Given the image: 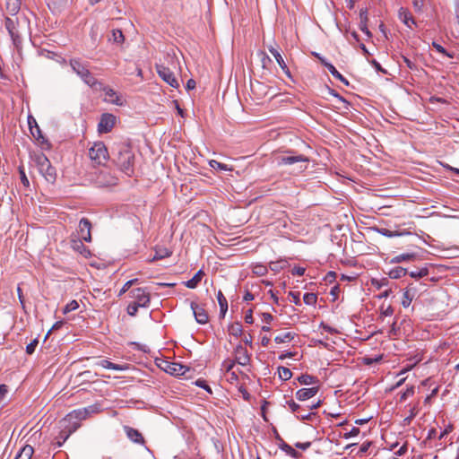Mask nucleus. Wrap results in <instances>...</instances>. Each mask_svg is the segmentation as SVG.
I'll list each match as a JSON object with an SVG mask.
<instances>
[{
	"label": "nucleus",
	"mask_w": 459,
	"mask_h": 459,
	"mask_svg": "<svg viewBox=\"0 0 459 459\" xmlns=\"http://www.w3.org/2000/svg\"><path fill=\"white\" fill-rule=\"evenodd\" d=\"M209 165L213 169H219V170H224V171H227V170H231V169H230L228 167V165L224 164V163H221V162H219L215 160H212L209 161Z\"/></svg>",
	"instance_id": "38"
},
{
	"label": "nucleus",
	"mask_w": 459,
	"mask_h": 459,
	"mask_svg": "<svg viewBox=\"0 0 459 459\" xmlns=\"http://www.w3.org/2000/svg\"><path fill=\"white\" fill-rule=\"evenodd\" d=\"M398 17L401 22H403L407 27L411 29L412 28V25H416V22L414 21L411 13L403 7L399 9Z\"/></svg>",
	"instance_id": "20"
},
{
	"label": "nucleus",
	"mask_w": 459,
	"mask_h": 459,
	"mask_svg": "<svg viewBox=\"0 0 459 459\" xmlns=\"http://www.w3.org/2000/svg\"><path fill=\"white\" fill-rule=\"evenodd\" d=\"M204 275V271L199 270L190 280L185 282V285L189 289H195L202 281Z\"/></svg>",
	"instance_id": "23"
},
{
	"label": "nucleus",
	"mask_w": 459,
	"mask_h": 459,
	"mask_svg": "<svg viewBox=\"0 0 459 459\" xmlns=\"http://www.w3.org/2000/svg\"><path fill=\"white\" fill-rule=\"evenodd\" d=\"M303 300L307 305L315 306L316 304L317 297L315 293H306Z\"/></svg>",
	"instance_id": "40"
},
{
	"label": "nucleus",
	"mask_w": 459,
	"mask_h": 459,
	"mask_svg": "<svg viewBox=\"0 0 459 459\" xmlns=\"http://www.w3.org/2000/svg\"><path fill=\"white\" fill-rule=\"evenodd\" d=\"M78 423H73L71 426H65L55 438L56 441L53 443L55 447H60L68 439V437L79 428Z\"/></svg>",
	"instance_id": "10"
},
{
	"label": "nucleus",
	"mask_w": 459,
	"mask_h": 459,
	"mask_svg": "<svg viewBox=\"0 0 459 459\" xmlns=\"http://www.w3.org/2000/svg\"><path fill=\"white\" fill-rule=\"evenodd\" d=\"M217 299L220 305V316L221 317H224L228 310V301L224 297L223 293L221 292V290L218 291Z\"/></svg>",
	"instance_id": "26"
},
{
	"label": "nucleus",
	"mask_w": 459,
	"mask_h": 459,
	"mask_svg": "<svg viewBox=\"0 0 459 459\" xmlns=\"http://www.w3.org/2000/svg\"><path fill=\"white\" fill-rule=\"evenodd\" d=\"M113 162L127 176L134 173V154L129 145L118 144L113 152Z\"/></svg>",
	"instance_id": "1"
},
{
	"label": "nucleus",
	"mask_w": 459,
	"mask_h": 459,
	"mask_svg": "<svg viewBox=\"0 0 459 459\" xmlns=\"http://www.w3.org/2000/svg\"><path fill=\"white\" fill-rule=\"evenodd\" d=\"M190 307L198 324L204 325L208 322L209 316L204 308L201 307L195 302H191Z\"/></svg>",
	"instance_id": "15"
},
{
	"label": "nucleus",
	"mask_w": 459,
	"mask_h": 459,
	"mask_svg": "<svg viewBox=\"0 0 459 459\" xmlns=\"http://www.w3.org/2000/svg\"><path fill=\"white\" fill-rule=\"evenodd\" d=\"M170 255V253L167 250V249H164L163 252H156V255H154L153 257V260H156V259H161V258H164V257H168Z\"/></svg>",
	"instance_id": "57"
},
{
	"label": "nucleus",
	"mask_w": 459,
	"mask_h": 459,
	"mask_svg": "<svg viewBox=\"0 0 459 459\" xmlns=\"http://www.w3.org/2000/svg\"><path fill=\"white\" fill-rule=\"evenodd\" d=\"M423 4H424L423 0H414L413 1V7L417 12L421 11Z\"/></svg>",
	"instance_id": "61"
},
{
	"label": "nucleus",
	"mask_w": 459,
	"mask_h": 459,
	"mask_svg": "<svg viewBox=\"0 0 459 459\" xmlns=\"http://www.w3.org/2000/svg\"><path fill=\"white\" fill-rule=\"evenodd\" d=\"M288 265V262L286 260H280L276 262H271L270 268L272 271L275 273H279L282 269H284Z\"/></svg>",
	"instance_id": "33"
},
{
	"label": "nucleus",
	"mask_w": 459,
	"mask_h": 459,
	"mask_svg": "<svg viewBox=\"0 0 459 459\" xmlns=\"http://www.w3.org/2000/svg\"><path fill=\"white\" fill-rule=\"evenodd\" d=\"M273 319V316L270 314V313H263V320L267 323V324H270Z\"/></svg>",
	"instance_id": "64"
},
{
	"label": "nucleus",
	"mask_w": 459,
	"mask_h": 459,
	"mask_svg": "<svg viewBox=\"0 0 459 459\" xmlns=\"http://www.w3.org/2000/svg\"><path fill=\"white\" fill-rule=\"evenodd\" d=\"M310 446H311V442H305V443L297 442L295 444V447L304 450V451L308 449Z\"/></svg>",
	"instance_id": "59"
},
{
	"label": "nucleus",
	"mask_w": 459,
	"mask_h": 459,
	"mask_svg": "<svg viewBox=\"0 0 459 459\" xmlns=\"http://www.w3.org/2000/svg\"><path fill=\"white\" fill-rule=\"evenodd\" d=\"M314 415L313 412H307V413H301L299 411V413H298V418L302 420H310L312 418V416Z\"/></svg>",
	"instance_id": "62"
},
{
	"label": "nucleus",
	"mask_w": 459,
	"mask_h": 459,
	"mask_svg": "<svg viewBox=\"0 0 459 459\" xmlns=\"http://www.w3.org/2000/svg\"><path fill=\"white\" fill-rule=\"evenodd\" d=\"M18 22L16 20L6 17L4 21V27L7 30L13 45L19 48L22 44V39L17 29Z\"/></svg>",
	"instance_id": "7"
},
{
	"label": "nucleus",
	"mask_w": 459,
	"mask_h": 459,
	"mask_svg": "<svg viewBox=\"0 0 459 459\" xmlns=\"http://www.w3.org/2000/svg\"><path fill=\"white\" fill-rule=\"evenodd\" d=\"M165 367L163 369L165 372L172 376H183L189 370V368L182 364L176 362L165 361Z\"/></svg>",
	"instance_id": "13"
},
{
	"label": "nucleus",
	"mask_w": 459,
	"mask_h": 459,
	"mask_svg": "<svg viewBox=\"0 0 459 459\" xmlns=\"http://www.w3.org/2000/svg\"><path fill=\"white\" fill-rule=\"evenodd\" d=\"M293 152H287L286 154L275 155L274 161L278 166L297 164L296 172L301 173L307 168L309 159L303 154H293Z\"/></svg>",
	"instance_id": "2"
},
{
	"label": "nucleus",
	"mask_w": 459,
	"mask_h": 459,
	"mask_svg": "<svg viewBox=\"0 0 459 459\" xmlns=\"http://www.w3.org/2000/svg\"><path fill=\"white\" fill-rule=\"evenodd\" d=\"M196 385L201 387V388H204V390H206L208 393L212 394V389L211 387L207 385L206 381L205 380H203V379H198L196 382H195Z\"/></svg>",
	"instance_id": "50"
},
{
	"label": "nucleus",
	"mask_w": 459,
	"mask_h": 459,
	"mask_svg": "<svg viewBox=\"0 0 459 459\" xmlns=\"http://www.w3.org/2000/svg\"><path fill=\"white\" fill-rule=\"evenodd\" d=\"M236 363L237 362L235 361V359H226L223 361L222 366L225 368L226 372H230L234 368Z\"/></svg>",
	"instance_id": "47"
},
{
	"label": "nucleus",
	"mask_w": 459,
	"mask_h": 459,
	"mask_svg": "<svg viewBox=\"0 0 459 459\" xmlns=\"http://www.w3.org/2000/svg\"><path fill=\"white\" fill-rule=\"evenodd\" d=\"M313 55L320 61V63L325 67V64H330L325 57L320 54L314 52Z\"/></svg>",
	"instance_id": "63"
},
{
	"label": "nucleus",
	"mask_w": 459,
	"mask_h": 459,
	"mask_svg": "<svg viewBox=\"0 0 459 459\" xmlns=\"http://www.w3.org/2000/svg\"><path fill=\"white\" fill-rule=\"evenodd\" d=\"M99 86H100V90H102L105 92V95H106L105 100L106 101L115 104V105H117V106H123L124 101H123L121 96L118 95L116 91H114L112 88L108 87V86L102 87L101 84Z\"/></svg>",
	"instance_id": "14"
},
{
	"label": "nucleus",
	"mask_w": 459,
	"mask_h": 459,
	"mask_svg": "<svg viewBox=\"0 0 459 459\" xmlns=\"http://www.w3.org/2000/svg\"><path fill=\"white\" fill-rule=\"evenodd\" d=\"M408 273L407 269L402 267V266H395L394 268L391 269L389 272V276L392 279H399L404 275H406Z\"/></svg>",
	"instance_id": "30"
},
{
	"label": "nucleus",
	"mask_w": 459,
	"mask_h": 459,
	"mask_svg": "<svg viewBox=\"0 0 459 459\" xmlns=\"http://www.w3.org/2000/svg\"><path fill=\"white\" fill-rule=\"evenodd\" d=\"M325 67L335 79L339 80L346 86L349 85V81L343 77L332 64H325Z\"/></svg>",
	"instance_id": "29"
},
{
	"label": "nucleus",
	"mask_w": 459,
	"mask_h": 459,
	"mask_svg": "<svg viewBox=\"0 0 459 459\" xmlns=\"http://www.w3.org/2000/svg\"><path fill=\"white\" fill-rule=\"evenodd\" d=\"M432 48H434L444 57H448V58L454 57V53L447 52L441 45H439L436 42H432Z\"/></svg>",
	"instance_id": "36"
},
{
	"label": "nucleus",
	"mask_w": 459,
	"mask_h": 459,
	"mask_svg": "<svg viewBox=\"0 0 459 459\" xmlns=\"http://www.w3.org/2000/svg\"><path fill=\"white\" fill-rule=\"evenodd\" d=\"M376 230L385 236V237H387V238H394V237H401V236H404V235H409L411 234L409 231L405 230H391L389 229H386V228H377Z\"/></svg>",
	"instance_id": "21"
},
{
	"label": "nucleus",
	"mask_w": 459,
	"mask_h": 459,
	"mask_svg": "<svg viewBox=\"0 0 459 459\" xmlns=\"http://www.w3.org/2000/svg\"><path fill=\"white\" fill-rule=\"evenodd\" d=\"M289 295L291 297L292 302L295 305H299L300 304V299H299L300 293L299 292L290 291Z\"/></svg>",
	"instance_id": "54"
},
{
	"label": "nucleus",
	"mask_w": 459,
	"mask_h": 459,
	"mask_svg": "<svg viewBox=\"0 0 459 459\" xmlns=\"http://www.w3.org/2000/svg\"><path fill=\"white\" fill-rule=\"evenodd\" d=\"M68 416L71 418H75L79 420L86 419L85 411L82 409L74 410Z\"/></svg>",
	"instance_id": "42"
},
{
	"label": "nucleus",
	"mask_w": 459,
	"mask_h": 459,
	"mask_svg": "<svg viewBox=\"0 0 459 459\" xmlns=\"http://www.w3.org/2000/svg\"><path fill=\"white\" fill-rule=\"evenodd\" d=\"M319 391V386L301 388L296 392V398L299 401H306L315 396Z\"/></svg>",
	"instance_id": "18"
},
{
	"label": "nucleus",
	"mask_w": 459,
	"mask_h": 459,
	"mask_svg": "<svg viewBox=\"0 0 459 459\" xmlns=\"http://www.w3.org/2000/svg\"><path fill=\"white\" fill-rule=\"evenodd\" d=\"M266 272H267V269L264 265H255L254 267V273L257 275H260V276L264 275L266 273Z\"/></svg>",
	"instance_id": "53"
},
{
	"label": "nucleus",
	"mask_w": 459,
	"mask_h": 459,
	"mask_svg": "<svg viewBox=\"0 0 459 459\" xmlns=\"http://www.w3.org/2000/svg\"><path fill=\"white\" fill-rule=\"evenodd\" d=\"M8 393V387L6 385H0V402L4 400V396Z\"/></svg>",
	"instance_id": "60"
},
{
	"label": "nucleus",
	"mask_w": 459,
	"mask_h": 459,
	"mask_svg": "<svg viewBox=\"0 0 459 459\" xmlns=\"http://www.w3.org/2000/svg\"><path fill=\"white\" fill-rule=\"evenodd\" d=\"M156 71L160 78H162L169 85L174 88L178 87V82L173 72L164 65H156Z\"/></svg>",
	"instance_id": "8"
},
{
	"label": "nucleus",
	"mask_w": 459,
	"mask_h": 459,
	"mask_svg": "<svg viewBox=\"0 0 459 459\" xmlns=\"http://www.w3.org/2000/svg\"><path fill=\"white\" fill-rule=\"evenodd\" d=\"M98 365L104 368H107V369H113V370H117V371H122V370L126 369L125 366L113 363L107 359L100 360V362H98Z\"/></svg>",
	"instance_id": "28"
},
{
	"label": "nucleus",
	"mask_w": 459,
	"mask_h": 459,
	"mask_svg": "<svg viewBox=\"0 0 459 459\" xmlns=\"http://www.w3.org/2000/svg\"><path fill=\"white\" fill-rule=\"evenodd\" d=\"M79 307V304L76 300H71L69 303H67L65 307L63 308L62 312L64 315H66L72 311L76 310Z\"/></svg>",
	"instance_id": "37"
},
{
	"label": "nucleus",
	"mask_w": 459,
	"mask_h": 459,
	"mask_svg": "<svg viewBox=\"0 0 459 459\" xmlns=\"http://www.w3.org/2000/svg\"><path fill=\"white\" fill-rule=\"evenodd\" d=\"M33 453L34 448L26 445L19 451L14 459H31Z\"/></svg>",
	"instance_id": "24"
},
{
	"label": "nucleus",
	"mask_w": 459,
	"mask_h": 459,
	"mask_svg": "<svg viewBox=\"0 0 459 459\" xmlns=\"http://www.w3.org/2000/svg\"><path fill=\"white\" fill-rule=\"evenodd\" d=\"M109 40H112L115 43L121 44L125 40L124 34L122 30L117 29L112 30V37L109 39Z\"/></svg>",
	"instance_id": "34"
},
{
	"label": "nucleus",
	"mask_w": 459,
	"mask_h": 459,
	"mask_svg": "<svg viewBox=\"0 0 459 459\" xmlns=\"http://www.w3.org/2000/svg\"><path fill=\"white\" fill-rule=\"evenodd\" d=\"M245 322L247 324H253L254 323V318H253V310L252 309H249L247 311L246 315H245Z\"/></svg>",
	"instance_id": "56"
},
{
	"label": "nucleus",
	"mask_w": 459,
	"mask_h": 459,
	"mask_svg": "<svg viewBox=\"0 0 459 459\" xmlns=\"http://www.w3.org/2000/svg\"><path fill=\"white\" fill-rule=\"evenodd\" d=\"M234 359L238 364L241 366H247L250 362V355L247 350L241 344L237 345L235 348Z\"/></svg>",
	"instance_id": "12"
},
{
	"label": "nucleus",
	"mask_w": 459,
	"mask_h": 459,
	"mask_svg": "<svg viewBox=\"0 0 459 459\" xmlns=\"http://www.w3.org/2000/svg\"><path fill=\"white\" fill-rule=\"evenodd\" d=\"M141 307L131 302L128 306H127V308H126V311H127V314L131 316H134L137 312H138V309L140 308Z\"/></svg>",
	"instance_id": "43"
},
{
	"label": "nucleus",
	"mask_w": 459,
	"mask_h": 459,
	"mask_svg": "<svg viewBox=\"0 0 459 459\" xmlns=\"http://www.w3.org/2000/svg\"><path fill=\"white\" fill-rule=\"evenodd\" d=\"M129 296L134 299L133 303L141 307H147L150 305V292L145 288L134 289L129 292Z\"/></svg>",
	"instance_id": "6"
},
{
	"label": "nucleus",
	"mask_w": 459,
	"mask_h": 459,
	"mask_svg": "<svg viewBox=\"0 0 459 459\" xmlns=\"http://www.w3.org/2000/svg\"><path fill=\"white\" fill-rule=\"evenodd\" d=\"M268 50L273 56V57L275 58L276 62L278 63L281 70L284 72V74L287 76L290 77V69L288 68L280 52L273 46L268 47Z\"/></svg>",
	"instance_id": "19"
},
{
	"label": "nucleus",
	"mask_w": 459,
	"mask_h": 459,
	"mask_svg": "<svg viewBox=\"0 0 459 459\" xmlns=\"http://www.w3.org/2000/svg\"><path fill=\"white\" fill-rule=\"evenodd\" d=\"M413 257V255L411 254H402L399 255H396L391 259L392 264H398L403 261H409Z\"/></svg>",
	"instance_id": "41"
},
{
	"label": "nucleus",
	"mask_w": 459,
	"mask_h": 459,
	"mask_svg": "<svg viewBox=\"0 0 459 459\" xmlns=\"http://www.w3.org/2000/svg\"><path fill=\"white\" fill-rule=\"evenodd\" d=\"M278 373H279V377L283 381H287V380L290 379L292 377V372L290 371V368H288L286 367H281V366L279 367Z\"/></svg>",
	"instance_id": "32"
},
{
	"label": "nucleus",
	"mask_w": 459,
	"mask_h": 459,
	"mask_svg": "<svg viewBox=\"0 0 459 459\" xmlns=\"http://www.w3.org/2000/svg\"><path fill=\"white\" fill-rule=\"evenodd\" d=\"M229 333L236 337L240 336L243 333L242 325L239 322H235L229 326Z\"/></svg>",
	"instance_id": "31"
},
{
	"label": "nucleus",
	"mask_w": 459,
	"mask_h": 459,
	"mask_svg": "<svg viewBox=\"0 0 459 459\" xmlns=\"http://www.w3.org/2000/svg\"><path fill=\"white\" fill-rule=\"evenodd\" d=\"M407 273H409L411 278H421V277L427 276L429 274V270L427 267H424L421 269H416V270L408 272Z\"/></svg>",
	"instance_id": "35"
},
{
	"label": "nucleus",
	"mask_w": 459,
	"mask_h": 459,
	"mask_svg": "<svg viewBox=\"0 0 459 459\" xmlns=\"http://www.w3.org/2000/svg\"><path fill=\"white\" fill-rule=\"evenodd\" d=\"M34 131L36 133V135H32L36 141L38 142V143L43 148V149H50L51 147V144L49 143L48 140L46 139L43 134H42V132L39 128V126H38L37 123H35L34 125Z\"/></svg>",
	"instance_id": "22"
},
{
	"label": "nucleus",
	"mask_w": 459,
	"mask_h": 459,
	"mask_svg": "<svg viewBox=\"0 0 459 459\" xmlns=\"http://www.w3.org/2000/svg\"><path fill=\"white\" fill-rule=\"evenodd\" d=\"M359 433V429L357 427H353L349 432L344 434V438L348 439L352 437L358 436Z\"/></svg>",
	"instance_id": "49"
},
{
	"label": "nucleus",
	"mask_w": 459,
	"mask_h": 459,
	"mask_svg": "<svg viewBox=\"0 0 459 459\" xmlns=\"http://www.w3.org/2000/svg\"><path fill=\"white\" fill-rule=\"evenodd\" d=\"M124 430L126 434V437L132 442L138 444V445L145 444L144 437H143L142 433L139 430H137L132 427H129V426H124Z\"/></svg>",
	"instance_id": "17"
},
{
	"label": "nucleus",
	"mask_w": 459,
	"mask_h": 459,
	"mask_svg": "<svg viewBox=\"0 0 459 459\" xmlns=\"http://www.w3.org/2000/svg\"><path fill=\"white\" fill-rule=\"evenodd\" d=\"M70 65L74 73L78 76L81 77V79L89 86L91 88H94L95 90H98V85H100V82H98V80L91 74V73L89 71L88 66L82 63L80 59L74 58L70 60Z\"/></svg>",
	"instance_id": "3"
},
{
	"label": "nucleus",
	"mask_w": 459,
	"mask_h": 459,
	"mask_svg": "<svg viewBox=\"0 0 459 459\" xmlns=\"http://www.w3.org/2000/svg\"><path fill=\"white\" fill-rule=\"evenodd\" d=\"M287 404L289 405V407L292 412L299 413V411H300L299 404L296 403L293 400L287 401Z\"/></svg>",
	"instance_id": "48"
},
{
	"label": "nucleus",
	"mask_w": 459,
	"mask_h": 459,
	"mask_svg": "<svg viewBox=\"0 0 459 459\" xmlns=\"http://www.w3.org/2000/svg\"><path fill=\"white\" fill-rule=\"evenodd\" d=\"M35 163L38 167L39 173L48 183H55L56 179V170L51 165L49 160L43 153L35 156Z\"/></svg>",
	"instance_id": "4"
},
{
	"label": "nucleus",
	"mask_w": 459,
	"mask_h": 459,
	"mask_svg": "<svg viewBox=\"0 0 459 459\" xmlns=\"http://www.w3.org/2000/svg\"><path fill=\"white\" fill-rule=\"evenodd\" d=\"M275 438L278 441V446L281 450L284 451L288 455L292 458L298 459L300 457V453L296 451L291 446L287 444L281 436L275 431Z\"/></svg>",
	"instance_id": "16"
},
{
	"label": "nucleus",
	"mask_w": 459,
	"mask_h": 459,
	"mask_svg": "<svg viewBox=\"0 0 459 459\" xmlns=\"http://www.w3.org/2000/svg\"><path fill=\"white\" fill-rule=\"evenodd\" d=\"M37 123L36 119L32 116L28 117V125L30 131L31 135H36L34 131V125Z\"/></svg>",
	"instance_id": "51"
},
{
	"label": "nucleus",
	"mask_w": 459,
	"mask_h": 459,
	"mask_svg": "<svg viewBox=\"0 0 459 459\" xmlns=\"http://www.w3.org/2000/svg\"><path fill=\"white\" fill-rule=\"evenodd\" d=\"M5 7H6L7 12L11 15H15L21 8V1L20 0H6Z\"/></svg>",
	"instance_id": "27"
},
{
	"label": "nucleus",
	"mask_w": 459,
	"mask_h": 459,
	"mask_svg": "<svg viewBox=\"0 0 459 459\" xmlns=\"http://www.w3.org/2000/svg\"><path fill=\"white\" fill-rule=\"evenodd\" d=\"M359 29L363 31L368 38L372 36L371 32L368 29V20H363L359 22Z\"/></svg>",
	"instance_id": "46"
},
{
	"label": "nucleus",
	"mask_w": 459,
	"mask_h": 459,
	"mask_svg": "<svg viewBox=\"0 0 459 459\" xmlns=\"http://www.w3.org/2000/svg\"><path fill=\"white\" fill-rule=\"evenodd\" d=\"M89 157L94 165H104L108 159V152L104 143H94L89 149Z\"/></svg>",
	"instance_id": "5"
},
{
	"label": "nucleus",
	"mask_w": 459,
	"mask_h": 459,
	"mask_svg": "<svg viewBox=\"0 0 459 459\" xmlns=\"http://www.w3.org/2000/svg\"><path fill=\"white\" fill-rule=\"evenodd\" d=\"M116 124V117L110 113H104L101 115L100 120L98 125V131L100 134L109 133Z\"/></svg>",
	"instance_id": "9"
},
{
	"label": "nucleus",
	"mask_w": 459,
	"mask_h": 459,
	"mask_svg": "<svg viewBox=\"0 0 459 459\" xmlns=\"http://www.w3.org/2000/svg\"><path fill=\"white\" fill-rule=\"evenodd\" d=\"M83 411H85V416L86 418L92 414V413H95L98 411V407L96 405H91V406H89V407H85V408H82Z\"/></svg>",
	"instance_id": "55"
},
{
	"label": "nucleus",
	"mask_w": 459,
	"mask_h": 459,
	"mask_svg": "<svg viewBox=\"0 0 459 459\" xmlns=\"http://www.w3.org/2000/svg\"><path fill=\"white\" fill-rule=\"evenodd\" d=\"M297 380L299 384L304 385H310L319 383V380L316 377L308 374H302L297 378Z\"/></svg>",
	"instance_id": "25"
},
{
	"label": "nucleus",
	"mask_w": 459,
	"mask_h": 459,
	"mask_svg": "<svg viewBox=\"0 0 459 459\" xmlns=\"http://www.w3.org/2000/svg\"><path fill=\"white\" fill-rule=\"evenodd\" d=\"M305 271H306V269L304 267L295 266L292 269L291 273L293 275L302 276L305 273Z\"/></svg>",
	"instance_id": "58"
},
{
	"label": "nucleus",
	"mask_w": 459,
	"mask_h": 459,
	"mask_svg": "<svg viewBox=\"0 0 459 459\" xmlns=\"http://www.w3.org/2000/svg\"><path fill=\"white\" fill-rule=\"evenodd\" d=\"M39 343L38 339H34L26 346V353L31 355L34 353L35 349Z\"/></svg>",
	"instance_id": "45"
},
{
	"label": "nucleus",
	"mask_w": 459,
	"mask_h": 459,
	"mask_svg": "<svg viewBox=\"0 0 459 459\" xmlns=\"http://www.w3.org/2000/svg\"><path fill=\"white\" fill-rule=\"evenodd\" d=\"M387 282H388V280L385 278L381 279V280H375V279L372 280V284L374 286H376L377 289H380L383 286L386 285Z\"/></svg>",
	"instance_id": "52"
},
{
	"label": "nucleus",
	"mask_w": 459,
	"mask_h": 459,
	"mask_svg": "<svg viewBox=\"0 0 459 459\" xmlns=\"http://www.w3.org/2000/svg\"><path fill=\"white\" fill-rule=\"evenodd\" d=\"M292 339H293V334L291 333L288 332V333H285L283 334L277 335L274 338V341L277 343H283V342H290Z\"/></svg>",
	"instance_id": "39"
},
{
	"label": "nucleus",
	"mask_w": 459,
	"mask_h": 459,
	"mask_svg": "<svg viewBox=\"0 0 459 459\" xmlns=\"http://www.w3.org/2000/svg\"><path fill=\"white\" fill-rule=\"evenodd\" d=\"M91 223L90 220L87 218H82L79 221V230H78L79 237L86 242H91Z\"/></svg>",
	"instance_id": "11"
},
{
	"label": "nucleus",
	"mask_w": 459,
	"mask_h": 459,
	"mask_svg": "<svg viewBox=\"0 0 459 459\" xmlns=\"http://www.w3.org/2000/svg\"><path fill=\"white\" fill-rule=\"evenodd\" d=\"M19 173H20L21 182L22 183V185L24 186L28 187L30 186V181L25 174L23 167H19Z\"/></svg>",
	"instance_id": "44"
}]
</instances>
